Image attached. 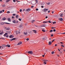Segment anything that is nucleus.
I'll use <instances>...</instances> for the list:
<instances>
[{"instance_id":"nucleus-17","label":"nucleus","mask_w":65,"mask_h":65,"mask_svg":"<svg viewBox=\"0 0 65 65\" xmlns=\"http://www.w3.org/2000/svg\"><path fill=\"white\" fill-rule=\"evenodd\" d=\"M9 1H10V0H7V1H6V2H8Z\"/></svg>"},{"instance_id":"nucleus-31","label":"nucleus","mask_w":65,"mask_h":65,"mask_svg":"<svg viewBox=\"0 0 65 65\" xmlns=\"http://www.w3.org/2000/svg\"><path fill=\"white\" fill-rule=\"evenodd\" d=\"M33 31L34 32H34V33H36V31H35V30H33Z\"/></svg>"},{"instance_id":"nucleus-20","label":"nucleus","mask_w":65,"mask_h":65,"mask_svg":"<svg viewBox=\"0 0 65 65\" xmlns=\"http://www.w3.org/2000/svg\"><path fill=\"white\" fill-rule=\"evenodd\" d=\"M22 27V25H20V26H19V28H21Z\"/></svg>"},{"instance_id":"nucleus-15","label":"nucleus","mask_w":65,"mask_h":65,"mask_svg":"<svg viewBox=\"0 0 65 65\" xmlns=\"http://www.w3.org/2000/svg\"><path fill=\"white\" fill-rule=\"evenodd\" d=\"M4 33L3 32V31H2V32L0 33V35H2V34H3Z\"/></svg>"},{"instance_id":"nucleus-28","label":"nucleus","mask_w":65,"mask_h":65,"mask_svg":"<svg viewBox=\"0 0 65 65\" xmlns=\"http://www.w3.org/2000/svg\"><path fill=\"white\" fill-rule=\"evenodd\" d=\"M7 33H5L4 34V36H6V35H7Z\"/></svg>"},{"instance_id":"nucleus-60","label":"nucleus","mask_w":65,"mask_h":65,"mask_svg":"<svg viewBox=\"0 0 65 65\" xmlns=\"http://www.w3.org/2000/svg\"><path fill=\"white\" fill-rule=\"evenodd\" d=\"M57 46V44H55V46Z\"/></svg>"},{"instance_id":"nucleus-62","label":"nucleus","mask_w":65,"mask_h":65,"mask_svg":"<svg viewBox=\"0 0 65 65\" xmlns=\"http://www.w3.org/2000/svg\"><path fill=\"white\" fill-rule=\"evenodd\" d=\"M62 34H65V32L62 33Z\"/></svg>"},{"instance_id":"nucleus-23","label":"nucleus","mask_w":65,"mask_h":65,"mask_svg":"<svg viewBox=\"0 0 65 65\" xmlns=\"http://www.w3.org/2000/svg\"><path fill=\"white\" fill-rule=\"evenodd\" d=\"M12 40H15V38H13L12 39Z\"/></svg>"},{"instance_id":"nucleus-10","label":"nucleus","mask_w":65,"mask_h":65,"mask_svg":"<svg viewBox=\"0 0 65 65\" xmlns=\"http://www.w3.org/2000/svg\"><path fill=\"white\" fill-rule=\"evenodd\" d=\"M43 61L44 62H47V61H48V60H44V59L43 60Z\"/></svg>"},{"instance_id":"nucleus-42","label":"nucleus","mask_w":65,"mask_h":65,"mask_svg":"<svg viewBox=\"0 0 65 65\" xmlns=\"http://www.w3.org/2000/svg\"><path fill=\"white\" fill-rule=\"evenodd\" d=\"M42 31L43 32H45V31L44 30H42Z\"/></svg>"},{"instance_id":"nucleus-29","label":"nucleus","mask_w":65,"mask_h":65,"mask_svg":"<svg viewBox=\"0 0 65 65\" xmlns=\"http://www.w3.org/2000/svg\"><path fill=\"white\" fill-rule=\"evenodd\" d=\"M47 23V22L44 21L43 22V23Z\"/></svg>"},{"instance_id":"nucleus-32","label":"nucleus","mask_w":65,"mask_h":65,"mask_svg":"<svg viewBox=\"0 0 65 65\" xmlns=\"http://www.w3.org/2000/svg\"><path fill=\"white\" fill-rule=\"evenodd\" d=\"M16 17L17 19H18V15H17L16 16Z\"/></svg>"},{"instance_id":"nucleus-27","label":"nucleus","mask_w":65,"mask_h":65,"mask_svg":"<svg viewBox=\"0 0 65 65\" xmlns=\"http://www.w3.org/2000/svg\"><path fill=\"white\" fill-rule=\"evenodd\" d=\"M55 28H56V27H52V29H55Z\"/></svg>"},{"instance_id":"nucleus-22","label":"nucleus","mask_w":65,"mask_h":65,"mask_svg":"<svg viewBox=\"0 0 65 65\" xmlns=\"http://www.w3.org/2000/svg\"><path fill=\"white\" fill-rule=\"evenodd\" d=\"M19 34V31H16V34Z\"/></svg>"},{"instance_id":"nucleus-5","label":"nucleus","mask_w":65,"mask_h":65,"mask_svg":"<svg viewBox=\"0 0 65 65\" xmlns=\"http://www.w3.org/2000/svg\"><path fill=\"white\" fill-rule=\"evenodd\" d=\"M5 30H10V28H7L6 27H5Z\"/></svg>"},{"instance_id":"nucleus-48","label":"nucleus","mask_w":65,"mask_h":65,"mask_svg":"<svg viewBox=\"0 0 65 65\" xmlns=\"http://www.w3.org/2000/svg\"><path fill=\"white\" fill-rule=\"evenodd\" d=\"M16 1L17 2H20V1H18V0H16Z\"/></svg>"},{"instance_id":"nucleus-2","label":"nucleus","mask_w":65,"mask_h":65,"mask_svg":"<svg viewBox=\"0 0 65 65\" xmlns=\"http://www.w3.org/2000/svg\"><path fill=\"white\" fill-rule=\"evenodd\" d=\"M28 53L29 54H33V52L32 51H29L28 52Z\"/></svg>"},{"instance_id":"nucleus-33","label":"nucleus","mask_w":65,"mask_h":65,"mask_svg":"<svg viewBox=\"0 0 65 65\" xmlns=\"http://www.w3.org/2000/svg\"><path fill=\"white\" fill-rule=\"evenodd\" d=\"M29 40V38H27V39H26V40H27V41Z\"/></svg>"},{"instance_id":"nucleus-6","label":"nucleus","mask_w":65,"mask_h":65,"mask_svg":"<svg viewBox=\"0 0 65 65\" xmlns=\"http://www.w3.org/2000/svg\"><path fill=\"white\" fill-rule=\"evenodd\" d=\"M9 37H10V38H12L13 37V36L12 35H11L9 36Z\"/></svg>"},{"instance_id":"nucleus-3","label":"nucleus","mask_w":65,"mask_h":65,"mask_svg":"<svg viewBox=\"0 0 65 65\" xmlns=\"http://www.w3.org/2000/svg\"><path fill=\"white\" fill-rule=\"evenodd\" d=\"M46 25L43 24L41 26V27H45L46 26Z\"/></svg>"},{"instance_id":"nucleus-50","label":"nucleus","mask_w":65,"mask_h":65,"mask_svg":"<svg viewBox=\"0 0 65 65\" xmlns=\"http://www.w3.org/2000/svg\"><path fill=\"white\" fill-rule=\"evenodd\" d=\"M12 15L13 16H14V15H15V14H12Z\"/></svg>"},{"instance_id":"nucleus-1","label":"nucleus","mask_w":65,"mask_h":65,"mask_svg":"<svg viewBox=\"0 0 65 65\" xmlns=\"http://www.w3.org/2000/svg\"><path fill=\"white\" fill-rule=\"evenodd\" d=\"M47 10H48V9L45 8L42 11L43 12H44L46 13Z\"/></svg>"},{"instance_id":"nucleus-11","label":"nucleus","mask_w":65,"mask_h":65,"mask_svg":"<svg viewBox=\"0 0 65 65\" xmlns=\"http://www.w3.org/2000/svg\"><path fill=\"white\" fill-rule=\"evenodd\" d=\"M8 20L9 21V22H10L11 21V20H10V19L9 18H8Z\"/></svg>"},{"instance_id":"nucleus-34","label":"nucleus","mask_w":65,"mask_h":65,"mask_svg":"<svg viewBox=\"0 0 65 65\" xmlns=\"http://www.w3.org/2000/svg\"><path fill=\"white\" fill-rule=\"evenodd\" d=\"M0 39H5V38H0Z\"/></svg>"},{"instance_id":"nucleus-40","label":"nucleus","mask_w":65,"mask_h":65,"mask_svg":"<svg viewBox=\"0 0 65 65\" xmlns=\"http://www.w3.org/2000/svg\"><path fill=\"white\" fill-rule=\"evenodd\" d=\"M5 24H10L9 23H6Z\"/></svg>"},{"instance_id":"nucleus-24","label":"nucleus","mask_w":65,"mask_h":65,"mask_svg":"<svg viewBox=\"0 0 65 65\" xmlns=\"http://www.w3.org/2000/svg\"><path fill=\"white\" fill-rule=\"evenodd\" d=\"M63 13H62L60 15V16L61 17H63Z\"/></svg>"},{"instance_id":"nucleus-36","label":"nucleus","mask_w":65,"mask_h":65,"mask_svg":"<svg viewBox=\"0 0 65 65\" xmlns=\"http://www.w3.org/2000/svg\"><path fill=\"white\" fill-rule=\"evenodd\" d=\"M3 7H5V5H3Z\"/></svg>"},{"instance_id":"nucleus-59","label":"nucleus","mask_w":65,"mask_h":65,"mask_svg":"<svg viewBox=\"0 0 65 65\" xmlns=\"http://www.w3.org/2000/svg\"><path fill=\"white\" fill-rule=\"evenodd\" d=\"M54 11H52V14H53V13H54Z\"/></svg>"},{"instance_id":"nucleus-26","label":"nucleus","mask_w":65,"mask_h":65,"mask_svg":"<svg viewBox=\"0 0 65 65\" xmlns=\"http://www.w3.org/2000/svg\"><path fill=\"white\" fill-rule=\"evenodd\" d=\"M61 46H62L63 47H65V46H63V45L62 44L61 45Z\"/></svg>"},{"instance_id":"nucleus-19","label":"nucleus","mask_w":65,"mask_h":65,"mask_svg":"<svg viewBox=\"0 0 65 65\" xmlns=\"http://www.w3.org/2000/svg\"><path fill=\"white\" fill-rule=\"evenodd\" d=\"M24 34L25 35H27V32L25 33V32H24Z\"/></svg>"},{"instance_id":"nucleus-41","label":"nucleus","mask_w":65,"mask_h":65,"mask_svg":"<svg viewBox=\"0 0 65 65\" xmlns=\"http://www.w3.org/2000/svg\"><path fill=\"white\" fill-rule=\"evenodd\" d=\"M53 24H56V22H54Z\"/></svg>"},{"instance_id":"nucleus-35","label":"nucleus","mask_w":65,"mask_h":65,"mask_svg":"<svg viewBox=\"0 0 65 65\" xmlns=\"http://www.w3.org/2000/svg\"><path fill=\"white\" fill-rule=\"evenodd\" d=\"M19 21H21L22 19H19Z\"/></svg>"},{"instance_id":"nucleus-52","label":"nucleus","mask_w":65,"mask_h":65,"mask_svg":"<svg viewBox=\"0 0 65 65\" xmlns=\"http://www.w3.org/2000/svg\"><path fill=\"white\" fill-rule=\"evenodd\" d=\"M36 10H37H37H38V9H36Z\"/></svg>"},{"instance_id":"nucleus-45","label":"nucleus","mask_w":65,"mask_h":65,"mask_svg":"<svg viewBox=\"0 0 65 65\" xmlns=\"http://www.w3.org/2000/svg\"><path fill=\"white\" fill-rule=\"evenodd\" d=\"M31 8H33L34 7V6H31Z\"/></svg>"},{"instance_id":"nucleus-51","label":"nucleus","mask_w":65,"mask_h":65,"mask_svg":"<svg viewBox=\"0 0 65 65\" xmlns=\"http://www.w3.org/2000/svg\"><path fill=\"white\" fill-rule=\"evenodd\" d=\"M9 37V36H6V37H7V38H8Z\"/></svg>"},{"instance_id":"nucleus-43","label":"nucleus","mask_w":65,"mask_h":65,"mask_svg":"<svg viewBox=\"0 0 65 65\" xmlns=\"http://www.w3.org/2000/svg\"><path fill=\"white\" fill-rule=\"evenodd\" d=\"M13 2H16V1H15V0H13Z\"/></svg>"},{"instance_id":"nucleus-55","label":"nucleus","mask_w":65,"mask_h":65,"mask_svg":"<svg viewBox=\"0 0 65 65\" xmlns=\"http://www.w3.org/2000/svg\"><path fill=\"white\" fill-rule=\"evenodd\" d=\"M43 40H45V38H43Z\"/></svg>"},{"instance_id":"nucleus-53","label":"nucleus","mask_w":65,"mask_h":65,"mask_svg":"<svg viewBox=\"0 0 65 65\" xmlns=\"http://www.w3.org/2000/svg\"><path fill=\"white\" fill-rule=\"evenodd\" d=\"M50 21H49L48 22V23H51V22Z\"/></svg>"},{"instance_id":"nucleus-63","label":"nucleus","mask_w":65,"mask_h":65,"mask_svg":"<svg viewBox=\"0 0 65 65\" xmlns=\"http://www.w3.org/2000/svg\"><path fill=\"white\" fill-rule=\"evenodd\" d=\"M10 41H12V39H10Z\"/></svg>"},{"instance_id":"nucleus-47","label":"nucleus","mask_w":65,"mask_h":65,"mask_svg":"<svg viewBox=\"0 0 65 65\" xmlns=\"http://www.w3.org/2000/svg\"><path fill=\"white\" fill-rule=\"evenodd\" d=\"M35 0L36 1V2L37 3H38V1H37V0Z\"/></svg>"},{"instance_id":"nucleus-39","label":"nucleus","mask_w":65,"mask_h":65,"mask_svg":"<svg viewBox=\"0 0 65 65\" xmlns=\"http://www.w3.org/2000/svg\"><path fill=\"white\" fill-rule=\"evenodd\" d=\"M53 36H54V35H53V34H51V37H53Z\"/></svg>"},{"instance_id":"nucleus-16","label":"nucleus","mask_w":65,"mask_h":65,"mask_svg":"<svg viewBox=\"0 0 65 65\" xmlns=\"http://www.w3.org/2000/svg\"><path fill=\"white\" fill-rule=\"evenodd\" d=\"M52 54H54L55 53V52L54 51H53L51 52Z\"/></svg>"},{"instance_id":"nucleus-30","label":"nucleus","mask_w":65,"mask_h":65,"mask_svg":"<svg viewBox=\"0 0 65 65\" xmlns=\"http://www.w3.org/2000/svg\"><path fill=\"white\" fill-rule=\"evenodd\" d=\"M44 64H46V62H44Z\"/></svg>"},{"instance_id":"nucleus-25","label":"nucleus","mask_w":65,"mask_h":65,"mask_svg":"<svg viewBox=\"0 0 65 65\" xmlns=\"http://www.w3.org/2000/svg\"><path fill=\"white\" fill-rule=\"evenodd\" d=\"M7 13H10V11H7Z\"/></svg>"},{"instance_id":"nucleus-61","label":"nucleus","mask_w":65,"mask_h":65,"mask_svg":"<svg viewBox=\"0 0 65 65\" xmlns=\"http://www.w3.org/2000/svg\"><path fill=\"white\" fill-rule=\"evenodd\" d=\"M41 7L42 8H43V7H44L43 6H42Z\"/></svg>"},{"instance_id":"nucleus-7","label":"nucleus","mask_w":65,"mask_h":65,"mask_svg":"<svg viewBox=\"0 0 65 65\" xmlns=\"http://www.w3.org/2000/svg\"><path fill=\"white\" fill-rule=\"evenodd\" d=\"M26 11H30V10H31L30 9V8H28L27 9H26Z\"/></svg>"},{"instance_id":"nucleus-46","label":"nucleus","mask_w":65,"mask_h":65,"mask_svg":"<svg viewBox=\"0 0 65 65\" xmlns=\"http://www.w3.org/2000/svg\"><path fill=\"white\" fill-rule=\"evenodd\" d=\"M53 30H51L50 31V32H52Z\"/></svg>"},{"instance_id":"nucleus-13","label":"nucleus","mask_w":65,"mask_h":65,"mask_svg":"<svg viewBox=\"0 0 65 65\" xmlns=\"http://www.w3.org/2000/svg\"><path fill=\"white\" fill-rule=\"evenodd\" d=\"M35 21V20H32L31 23H34V22Z\"/></svg>"},{"instance_id":"nucleus-12","label":"nucleus","mask_w":65,"mask_h":65,"mask_svg":"<svg viewBox=\"0 0 65 65\" xmlns=\"http://www.w3.org/2000/svg\"><path fill=\"white\" fill-rule=\"evenodd\" d=\"M12 22L13 23H15L16 22H15V20H14L12 21Z\"/></svg>"},{"instance_id":"nucleus-38","label":"nucleus","mask_w":65,"mask_h":65,"mask_svg":"<svg viewBox=\"0 0 65 65\" xmlns=\"http://www.w3.org/2000/svg\"><path fill=\"white\" fill-rule=\"evenodd\" d=\"M8 47H10V45H8Z\"/></svg>"},{"instance_id":"nucleus-57","label":"nucleus","mask_w":65,"mask_h":65,"mask_svg":"<svg viewBox=\"0 0 65 65\" xmlns=\"http://www.w3.org/2000/svg\"><path fill=\"white\" fill-rule=\"evenodd\" d=\"M47 18H48V17L47 16H46L45 17L46 19H47Z\"/></svg>"},{"instance_id":"nucleus-54","label":"nucleus","mask_w":65,"mask_h":65,"mask_svg":"<svg viewBox=\"0 0 65 65\" xmlns=\"http://www.w3.org/2000/svg\"><path fill=\"white\" fill-rule=\"evenodd\" d=\"M60 43H61V44H63V43H63L62 42H61Z\"/></svg>"},{"instance_id":"nucleus-9","label":"nucleus","mask_w":65,"mask_h":65,"mask_svg":"<svg viewBox=\"0 0 65 65\" xmlns=\"http://www.w3.org/2000/svg\"><path fill=\"white\" fill-rule=\"evenodd\" d=\"M49 45H51L52 44V42L50 41L48 43Z\"/></svg>"},{"instance_id":"nucleus-58","label":"nucleus","mask_w":65,"mask_h":65,"mask_svg":"<svg viewBox=\"0 0 65 65\" xmlns=\"http://www.w3.org/2000/svg\"><path fill=\"white\" fill-rule=\"evenodd\" d=\"M48 13H50V11L49 10L48 12Z\"/></svg>"},{"instance_id":"nucleus-49","label":"nucleus","mask_w":65,"mask_h":65,"mask_svg":"<svg viewBox=\"0 0 65 65\" xmlns=\"http://www.w3.org/2000/svg\"><path fill=\"white\" fill-rule=\"evenodd\" d=\"M53 31H54V32H56V29H54L53 30Z\"/></svg>"},{"instance_id":"nucleus-4","label":"nucleus","mask_w":65,"mask_h":65,"mask_svg":"<svg viewBox=\"0 0 65 65\" xmlns=\"http://www.w3.org/2000/svg\"><path fill=\"white\" fill-rule=\"evenodd\" d=\"M22 44V42H20L19 43H18L17 44L18 45H20V44Z\"/></svg>"},{"instance_id":"nucleus-56","label":"nucleus","mask_w":65,"mask_h":65,"mask_svg":"<svg viewBox=\"0 0 65 65\" xmlns=\"http://www.w3.org/2000/svg\"><path fill=\"white\" fill-rule=\"evenodd\" d=\"M2 11H1L0 12V13H2Z\"/></svg>"},{"instance_id":"nucleus-64","label":"nucleus","mask_w":65,"mask_h":65,"mask_svg":"<svg viewBox=\"0 0 65 65\" xmlns=\"http://www.w3.org/2000/svg\"><path fill=\"white\" fill-rule=\"evenodd\" d=\"M50 3H48V4H47L48 5H50Z\"/></svg>"},{"instance_id":"nucleus-37","label":"nucleus","mask_w":65,"mask_h":65,"mask_svg":"<svg viewBox=\"0 0 65 65\" xmlns=\"http://www.w3.org/2000/svg\"><path fill=\"white\" fill-rule=\"evenodd\" d=\"M22 11V9H21L20 10V12H21V11Z\"/></svg>"},{"instance_id":"nucleus-8","label":"nucleus","mask_w":65,"mask_h":65,"mask_svg":"<svg viewBox=\"0 0 65 65\" xmlns=\"http://www.w3.org/2000/svg\"><path fill=\"white\" fill-rule=\"evenodd\" d=\"M59 19L60 21H63V19L62 18H59Z\"/></svg>"},{"instance_id":"nucleus-21","label":"nucleus","mask_w":65,"mask_h":65,"mask_svg":"<svg viewBox=\"0 0 65 65\" xmlns=\"http://www.w3.org/2000/svg\"><path fill=\"white\" fill-rule=\"evenodd\" d=\"M6 32H8V33L9 34H10V32H11L10 31H6Z\"/></svg>"},{"instance_id":"nucleus-18","label":"nucleus","mask_w":65,"mask_h":65,"mask_svg":"<svg viewBox=\"0 0 65 65\" xmlns=\"http://www.w3.org/2000/svg\"><path fill=\"white\" fill-rule=\"evenodd\" d=\"M4 23H1V24L2 25H4Z\"/></svg>"},{"instance_id":"nucleus-14","label":"nucleus","mask_w":65,"mask_h":65,"mask_svg":"<svg viewBox=\"0 0 65 65\" xmlns=\"http://www.w3.org/2000/svg\"><path fill=\"white\" fill-rule=\"evenodd\" d=\"M5 20H6V18H3V21H4Z\"/></svg>"},{"instance_id":"nucleus-44","label":"nucleus","mask_w":65,"mask_h":65,"mask_svg":"<svg viewBox=\"0 0 65 65\" xmlns=\"http://www.w3.org/2000/svg\"><path fill=\"white\" fill-rule=\"evenodd\" d=\"M55 40V39L53 40V41H52V42H54V41Z\"/></svg>"}]
</instances>
